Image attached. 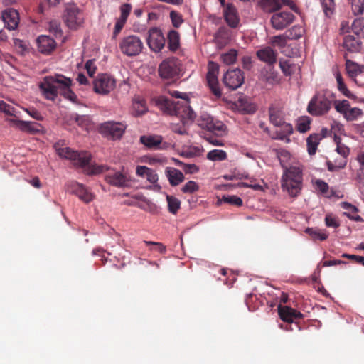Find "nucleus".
<instances>
[{
  "label": "nucleus",
  "instance_id": "obj_1",
  "mask_svg": "<svg viewBox=\"0 0 364 364\" xmlns=\"http://www.w3.org/2000/svg\"><path fill=\"white\" fill-rule=\"evenodd\" d=\"M303 183L302 170L297 166L286 168L282 176L281 185L291 197H296L301 192Z\"/></svg>",
  "mask_w": 364,
  "mask_h": 364
},
{
  "label": "nucleus",
  "instance_id": "obj_2",
  "mask_svg": "<svg viewBox=\"0 0 364 364\" xmlns=\"http://www.w3.org/2000/svg\"><path fill=\"white\" fill-rule=\"evenodd\" d=\"M334 98V94L329 91L316 93L308 104V112L314 116L326 114L330 110Z\"/></svg>",
  "mask_w": 364,
  "mask_h": 364
},
{
  "label": "nucleus",
  "instance_id": "obj_3",
  "mask_svg": "<svg viewBox=\"0 0 364 364\" xmlns=\"http://www.w3.org/2000/svg\"><path fill=\"white\" fill-rule=\"evenodd\" d=\"M65 80V77L59 74L45 77L39 84V88L45 98L54 101L60 94L61 85Z\"/></svg>",
  "mask_w": 364,
  "mask_h": 364
},
{
  "label": "nucleus",
  "instance_id": "obj_4",
  "mask_svg": "<svg viewBox=\"0 0 364 364\" xmlns=\"http://www.w3.org/2000/svg\"><path fill=\"white\" fill-rule=\"evenodd\" d=\"M54 148L60 157L74 161L75 166L84 167L90 161L91 155L88 152L75 151L69 147L63 146L59 142L55 144Z\"/></svg>",
  "mask_w": 364,
  "mask_h": 364
},
{
  "label": "nucleus",
  "instance_id": "obj_5",
  "mask_svg": "<svg viewBox=\"0 0 364 364\" xmlns=\"http://www.w3.org/2000/svg\"><path fill=\"white\" fill-rule=\"evenodd\" d=\"M119 48L124 55L133 57L139 55L142 52L144 46L139 36L129 35L121 39L119 43Z\"/></svg>",
  "mask_w": 364,
  "mask_h": 364
},
{
  "label": "nucleus",
  "instance_id": "obj_6",
  "mask_svg": "<svg viewBox=\"0 0 364 364\" xmlns=\"http://www.w3.org/2000/svg\"><path fill=\"white\" fill-rule=\"evenodd\" d=\"M63 20L70 29H76L83 23L82 12L74 3H68L65 6Z\"/></svg>",
  "mask_w": 364,
  "mask_h": 364
},
{
  "label": "nucleus",
  "instance_id": "obj_7",
  "mask_svg": "<svg viewBox=\"0 0 364 364\" xmlns=\"http://www.w3.org/2000/svg\"><path fill=\"white\" fill-rule=\"evenodd\" d=\"M127 127V124L123 122L107 121L100 124V132L112 139H119L122 137Z\"/></svg>",
  "mask_w": 364,
  "mask_h": 364
},
{
  "label": "nucleus",
  "instance_id": "obj_8",
  "mask_svg": "<svg viewBox=\"0 0 364 364\" xmlns=\"http://www.w3.org/2000/svg\"><path fill=\"white\" fill-rule=\"evenodd\" d=\"M116 86L115 79L105 73L99 74L93 80L94 91L100 95H107Z\"/></svg>",
  "mask_w": 364,
  "mask_h": 364
},
{
  "label": "nucleus",
  "instance_id": "obj_9",
  "mask_svg": "<svg viewBox=\"0 0 364 364\" xmlns=\"http://www.w3.org/2000/svg\"><path fill=\"white\" fill-rule=\"evenodd\" d=\"M198 125L216 135H222L226 131V126L221 121L214 119L208 114H203L198 119Z\"/></svg>",
  "mask_w": 364,
  "mask_h": 364
},
{
  "label": "nucleus",
  "instance_id": "obj_10",
  "mask_svg": "<svg viewBox=\"0 0 364 364\" xmlns=\"http://www.w3.org/2000/svg\"><path fill=\"white\" fill-rule=\"evenodd\" d=\"M208 73L206 80L210 90L212 93L217 97L222 95L221 90L219 87L218 74L219 73V65L217 63L210 61L208 65Z\"/></svg>",
  "mask_w": 364,
  "mask_h": 364
},
{
  "label": "nucleus",
  "instance_id": "obj_11",
  "mask_svg": "<svg viewBox=\"0 0 364 364\" xmlns=\"http://www.w3.org/2000/svg\"><path fill=\"white\" fill-rule=\"evenodd\" d=\"M146 41L149 48L152 51L158 53L164 48L166 38L161 30L156 27H153L148 31Z\"/></svg>",
  "mask_w": 364,
  "mask_h": 364
},
{
  "label": "nucleus",
  "instance_id": "obj_12",
  "mask_svg": "<svg viewBox=\"0 0 364 364\" xmlns=\"http://www.w3.org/2000/svg\"><path fill=\"white\" fill-rule=\"evenodd\" d=\"M159 75L161 78L171 79L179 74L178 60L171 58L163 60L159 66Z\"/></svg>",
  "mask_w": 364,
  "mask_h": 364
},
{
  "label": "nucleus",
  "instance_id": "obj_13",
  "mask_svg": "<svg viewBox=\"0 0 364 364\" xmlns=\"http://www.w3.org/2000/svg\"><path fill=\"white\" fill-rule=\"evenodd\" d=\"M295 19V16L290 11H277L270 18V23L275 30H283L291 25Z\"/></svg>",
  "mask_w": 364,
  "mask_h": 364
},
{
  "label": "nucleus",
  "instance_id": "obj_14",
  "mask_svg": "<svg viewBox=\"0 0 364 364\" xmlns=\"http://www.w3.org/2000/svg\"><path fill=\"white\" fill-rule=\"evenodd\" d=\"M244 74L240 69L228 70L223 76V81L230 90H235L239 88L244 82Z\"/></svg>",
  "mask_w": 364,
  "mask_h": 364
},
{
  "label": "nucleus",
  "instance_id": "obj_15",
  "mask_svg": "<svg viewBox=\"0 0 364 364\" xmlns=\"http://www.w3.org/2000/svg\"><path fill=\"white\" fill-rule=\"evenodd\" d=\"M139 141L146 148L154 150H164L170 146L169 143L163 141L161 135H143L140 136Z\"/></svg>",
  "mask_w": 364,
  "mask_h": 364
},
{
  "label": "nucleus",
  "instance_id": "obj_16",
  "mask_svg": "<svg viewBox=\"0 0 364 364\" xmlns=\"http://www.w3.org/2000/svg\"><path fill=\"white\" fill-rule=\"evenodd\" d=\"M68 191L76 195L81 200L86 203H90L93 199V196L90 191L82 183L75 181H72L68 185Z\"/></svg>",
  "mask_w": 364,
  "mask_h": 364
},
{
  "label": "nucleus",
  "instance_id": "obj_17",
  "mask_svg": "<svg viewBox=\"0 0 364 364\" xmlns=\"http://www.w3.org/2000/svg\"><path fill=\"white\" fill-rule=\"evenodd\" d=\"M105 181L111 186L124 188L130 186L129 176L120 171H114L105 176Z\"/></svg>",
  "mask_w": 364,
  "mask_h": 364
},
{
  "label": "nucleus",
  "instance_id": "obj_18",
  "mask_svg": "<svg viewBox=\"0 0 364 364\" xmlns=\"http://www.w3.org/2000/svg\"><path fill=\"white\" fill-rule=\"evenodd\" d=\"M278 314L280 318L288 323H291L296 320L302 318L304 316L300 311L291 307L283 306L282 305L278 306Z\"/></svg>",
  "mask_w": 364,
  "mask_h": 364
},
{
  "label": "nucleus",
  "instance_id": "obj_19",
  "mask_svg": "<svg viewBox=\"0 0 364 364\" xmlns=\"http://www.w3.org/2000/svg\"><path fill=\"white\" fill-rule=\"evenodd\" d=\"M223 16L227 24L232 28L238 26L240 23V17L237 9L232 4H228L223 11Z\"/></svg>",
  "mask_w": 364,
  "mask_h": 364
},
{
  "label": "nucleus",
  "instance_id": "obj_20",
  "mask_svg": "<svg viewBox=\"0 0 364 364\" xmlns=\"http://www.w3.org/2000/svg\"><path fill=\"white\" fill-rule=\"evenodd\" d=\"M38 50L43 54L48 55L51 53L56 48L55 40L46 35H41L37 40Z\"/></svg>",
  "mask_w": 364,
  "mask_h": 364
},
{
  "label": "nucleus",
  "instance_id": "obj_21",
  "mask_svg": "<svg viewBox=\"0 0 364 364\" xmlns=\"http://www.w3.org/2000/svg\"><path fill=\"white\" fill-rule=\"evenodd\" d=\"M2 20L6 28L15 30L19 23V14L14 9H8L2 12Z\"/></svg>",
  "mask_w": 364,
  "mask_h": 364
},
{
  "label": "nucleus",
  "instance_id": "obj_22",
  "mask_svg": "<svg viewBox=\"0 0 364 364\" xmlns=\"http://www.w3.org/2000/svg\"><path fill=\"white\" fill-rule=\"evenodd\" d=\"M270 122L275 127H280L284 124V118L282 107L277 104H272L268 109Z\"/></svg>",
  "mask_w": 364,
  "mask_h": 364
},
{
  "label": "nucleus",
  "instance_id": "obj_23",
  "mask_svg": "<svg viewBox=\"0 0 364 364\" xmlns=\"http://www.w3.org/2000/svg\"><path fill=\"white\" fill-rule=\"evenodd\" d=\"M12 122L16 125V127L22 132H27L29 134H36L41 132V125L39 123L23 121L21 119L12 120Z\"/></svg>",
  "mask_w": 364,
  "mask_h": 364
},
{
  "label": "nucleus",
  "instance_id": "obj_24",
  "mask_svg": "<svg viewBox=\"0 0 364 364\" xmlns=\"http://www.w3.org/2000/svg\"><path fill=\"white\" fill-rule=\"evenodd\" d=\"M277 52L271 47H265L257 51V56L269 65H273L277 62Z\"/></svg>",
  "mask_w": 364,
  "mask_h": 364
},
{
  "label": "nucleus",
  "instance_id": "obj_25",
  "mask_svg": "<svg viewBox=\"0 0 364 364\" xmlns=\"http://www.w3.org/2000/svg\"><path fill=\"white\" fill-rule=\"evenodd\" d=\"M230 38L231 31L225 26L220 27L214 34V41L220 47L226 46L230 41Z\"/></svg>",
  "mask_w": 364,
  "mask_h": 364
},
{
  "label": "nucleus",
  "instance_id": "obj_26",
  "mask_svg": "<svg viewBox=\"0 0 364 364\" xmlns=\"http://www.w3.org/2000/svg\"><path fill=\"white\" fill-rule=\"evenodd\" d=\"M165 173L172 186H178L185 179L183 173L180 170L173 167H167Z\"/></svg>",
  "mask_w": 364,
  "mask_h": 364
},
{
  "label": "nucleus",
  "instance_id": "obj_27",
  "mask_svg": "<svg viewBox=\"0 0 364 364\" xmlns=\"http://www.w3.org/2000/svg\"><path fill=\"white\" fill-rule=\"evenodd\" d=\"M263 80L270 84L274 85L280 82V77L277 71H276L272 65L264 68L262 70Z\"/></svg>",
  "mask_w": 364,
  "mask_h": 364
},
{
  "label": "nucleus",
  "instance_id": "obj_28",
  "mask_svg": "<svg viewBox=\"0 0 364 364\" xmlns=\"http://www.w3.org/2000/svg\"><path fill=\"white\" fill-rule=\"evenodd\" d=\"M343 46L351 53H356L360 51L361 43L358 38L348 35L344 37Z\"/></svg>",
  "mask_w": 364,
  "mask_h": 364
},
{
  "label": "nucleus",
  "instance_id": "obj_29",
  "mask_svg": "<svg viewBox=\"0 0 364 364\" xmlns=\"http://www.w3.org/2000/svg\"><path fill=\"white\" fill-rule=\"evenodd\" d=\"M72 80L69 77H65L63 80L62 87L60 88V95H63L65 99L69 100L73 102H76L77 97L75 93L70 89Z\"/></svg>",
  "mask_w": 364,
  "mask_h": 364
},
{
  "label": "nucleus",
  "instance_id": "obj_30",
  "mask_svg": "<svg viewBox=\"0 0 364 364\" xmlns=\"http://www.w3.org/2000/svg\"><path fill=\"white\" fill-rule=\"evenodd\" d=\"M168 48L171 52H176L180 47V35L175 30H171L167 35Z\"/></svg>",
  "mask_w": 364,
  "mask_h": 364
},
{
  "label": "nucleus",
  "instance_id": "obj_31",
  "mask_svg": "<svg viewBox=\"0 0 364 364\" xmlns=\"http://www.w3.org/2000/svg\"><path fill=\"white\" fill-rule=\"evenodd\" d=\"M258 4L262 11L266 13H276L280 9L278 0H260Z\"/></svg>",
  "mask_w": 364,
  "mask_h": 364
},
{
  "label": "nucleus",
  "instance_id": "obj_32",
  "mask_svg": "<svg viewBox=\"0 0 364 364\" xmlns=\"http://www.w3.org/2000/svg\"><path fill=\"white\" fill-rule=\"evenodd\" d=\"M163 109L171 114H177L178 112L179 102H176L171 99L166 97L160 100Z\"/></svg>",
  "mask_w": 364,
  "mask_h": 364
},
{
  "label": "nucleus",
  "instance_id": "obj_33",
  "mask_svg": "<svg viewBox=\"0 0 364 364\" xmlns=\"http://www.w3.org/2000/svg\"><path fill=\"white\" fill-rule=\"evenodd\" d=\"M321 141L318 134H310L306 139L307 151L309 155H314L316 152L318 145Z\"/></svg>",
  "mask_w": 364,
  "mask_h": 364
},
{
  "label": "nucleus",
  "instance_id": "obj_34",
  "mask_svg": "<svg viewBox=\"0 0 364 364\" xmlns=\"http://www.w3.org/2000/svg\"><path fill=\"white\" fill-rule=\"evenodd\" d=\"M346 66L348 75L352 78L356 77L362 73L360 65L350 60H346Z\"/></svg>",
  "mask_w": 364,
  "mask_h": 364
},
{
  "label": "nucleus",
  "instance_id": "obj_35",
  "mask_svg": "<svg viewBox=\"0 0 364 364\" xmlns=\"http://www.w3.org/2000/svg\"><path fill=\"white\" fill-rule=\"evenodd\" d=\"M304 33V29L301 26H294L285 31L289 40H296L300 38Z\"/></svg>",
  "mask_w": 364,
  "mask_h": 364
},
{
  "label": "nucleus",
  "instance_id": "obj_36",
  "mask_svg": "<svg viewBox=\"0 0 364 364\" xmlns=\"http://www.w3.org/2000/svg\"><path fill=\"white\" fill-rule=\"evenodd\" d=\"M336 79L338 83V90L346 97L350 99H355L356 97L354 94H353L346 86L343 82L342 76L340 73H337L336 75Z\"/></svg>",
  "mask_w": 364,
  "mask_h": 364
},
{
  "label": "nucleus",
  "instance_id": "obj_37",
  "mask_svg": "<svg viewBox=\"0 0 364 364\" xmlns=\"http://www.w3.org/2000/svg\"><path fill=\"white\" fill-rule=\"evenodd\" d=\"M168 210L172 214H176L181 208V201L175 196L166 195Z\"/></svg>",
  "mask_w": 364,
  "mask_h": 364
},
{
  "label": "nucleus",
  "instance_id": "obj_38",
  "mask_svg": "<svg viewBox=\"0 0 364 364\" xmlns=\"http://www.w3.org/2000/svg\"><path fill=\"white\" fill-rule=\"evenodd\" d=\"M311 119L308 116L299 117L296 123V129L300 133H305L310 129Z\"/></svg>",
  "mask_w": 364,
  "mask_h": 364
},
{
  "label": "nucleus",
  "instance_id": "obj_39",
  "mask_svg": "<svg viewBox=\"0 0 364 364\" xmlns=\"http://www.w3.org/2000/svg\"><path fill=\"white\" fill-rule=\"evenodd\" d=\"M306 232L312 237L314 240H319L321 241L326 240L328 235L326 233L325 230L314 229L312 228H308L306 230Z\"/></svg>",
  "mask_w": 364,
  "mask_h": 364
},
{
  "label": "nucleus",
  "instance_id": "obj_40",
  "mask_svg": "<svg viewBox=\"0 0 364 364\" xmlns=\"http://www.w3.org/2000/svg\"><path fill=\"white\" fill-rule=\"evenodd\" d=\"M90 162L83 168L85 171L88 175H96L105 172L108 170V167L105 165H89Z\"/></svg>",
  "mask_w": 364,
  "mask_h": 364
},
{
  "label": "nucleus",
  "instance_id": "obj_41",
  "mask_svg": "<svg viewBox=\"0 0 364 364\" xmlns=\"http://www.w3.org/2000/svg\"><path fill=\"white\" fill-rule=\"evenodd\" d=\"M206 157L213 161H223L227 159V153L223 150L213 149L207 154Z\"/></svg>",
  "mask_w": 364,
  "mask_h": 364
},
{
  "label": "nucleus",
  "instance_id": "obj_42",
  "mask_svg": "<svg viewBox=\"0 0 364 364\" xmlns=\"http://www.w3.org/2000/svg\"><path fill=\"white\" fill-rule=\"evenodd\" d=\"M334 101V106L336 112H338L340 114H342L344 117L346 112L350 109V104L349 101L347 100H333Z\"/></svg>",
  "mask_w": 364,
  "mask_h": 364
},
{
  "label": "nucleus",
  "instance_id": "obj_43",
  "mask_svg": "<svg viewBox=\"0 0 364 364\" xmlns=\"http://www.w3.org/2000/svg\"><path fill=\"white\" fill-rule=\"evenodd\" d=\"M347 164V160L345 159H336L334 163L328 161H327V167L329 171H337L343 168Z\"/></svg>",
  "mask_w": 364,
  "mask_h": 364
},
{
  "label": "nucleus",
  "instance_id": "obj_44",
  "mask_svg": "<svg viewBox=\"0 0 364 364\" xmlns=\"http://www.w3.org/2000/svg\"><path fill=\"white\" fill-rule=\"evenodd\" d=\"M237 52L236 50L231 49L228 53L221 55L222 61L226 65L233 64L237 59Z\"/></svg>",
  "mask_w": 364,
  "mask_h": 364
},
{
  "label": "nucleus",
  "instance_id": "obj_45",
  "mask_svg": "<svg viewBox=\"0 0 364 364\" xmlns=\"http://www.w3.org/2000/svg\"><path fill=\"white\" fill-rule=\"evenodd\" d=\"M363 115V111L358 107L350 108L343 117L347 121L357 120L360 117Z\"/></svg>",
  "mask_w": 364,
  "mask_h": 364
},
{
  "label": "nucleus",
  "instance_id": "obj_46",
  "mask_svg": "<svg viewBox=\"0 0 364 364\" xmlns=\"http://www.w3.org/2000/svg\"><path fill=\"white\" fill-rule=\"evenodd\" d=\"M279 67L284 75L291 76L294 73V68H295V65L290 63V60H280Z\"/></svg>",
  "mask_w": 364,
  "mask_h": 364
},
{
  "label": "nucleus",
  "instance_id": "obj_47",
  "mask_svg": "<svg viewBox=\"0 0 364 364\" xmlns=\"http://www.w3.org/2000/svg\"><path fill=\"white\" fill-rule=\"evenodd\" d=\"M335 140L337 144L336 151H337V153L338 154H340L343 157V159H346V158L348 156V155L350 154L349 148L347 147L343 144L341 143V139L339 137H337L336 136Z\"/></svg>",
  "mask_w": 364,
  "mask_h": 364
},
{
  "label": "nucleus",
  "instance_id": "obj_48",
  "mask_svg": "<svg viewBox=\"0 0 364 364\" xmlns=\"http://www.w3.org/2000/svg\"><path fill=\"white\" fill-rule=\"evenodd\" d=\"M289 40L285 33L282 35L274 36L271 38V44L273 46L284 48Z\"/></svg>",
  "mask_w": 364,
  "mask_h": 364
},
{
  "label": "nucleus",
  "instance_id": "obj_49",
  "mask_svg": "<svg viewBox=\"0 0 364 364\" xmlns=\"http://www.w3.org/2000/svg\"><path fill=\"white\" fill-rule=\"evenodd\" d=\"M221 201L231 205H234L237 207H240L243 204L242 198L235 195L226 196H223L221 199Z\"/></svg>",
  "mask_w": 364,
  "mask_h": 364
},
{
  "label": "nucleus",
  "instance_id": "obj_50",
  "mask_svg": "<svg viewBox=\"0 0 364 364\" xmlns=\"http://www.w3.org/2000/svg\"><path fill=\"white\" fill-rule=\"evenodd\" d=\"M352 11L355 15H360L364 11V0H351Z\"/></svg>",
  "mask_w": 364,
  "mask_h": 364
},
{
  "label": "nucleus",
  "instance_id": "obj_51",
  "mask_svg": "<svg viewBox=\"0 0 364 364\" xmlns=\"http://www.w3.org/2000/svg\"><path fill=\"white\" fill-rule=\"evenodd\" d=\"M199 189L198 184L193 181H188L181 188V191L184 193H193L198 191Z\"/></svg>",
  "mask_w": 364,
  "mask_h": 364
},
{
  "label": "nucleus",
  "instance_id": "obj_52",
  "mask_svg": "<svg viewBox=\"0 0 364 364\" xmlns=\"http://www.w3.org/2000/svg\"><path fill=\"white\" fill-rule=\"evenodd\" d=\"M170 18L172 22L173 26L175 28H178L183 23V19L178 12L175 11H171L170 13Z\"/></svg>",
  "mask_w": 364,
  "mask_h": 364
},
{
  "label": "nucleus",
  "instance_id": "obj_53",
  "mask_svg": "<svg viewBox=\"0 0 364 364\" xmlns=\"http://www.w3.org/2000/svg\"><path fill=\"white\" fill-rule=\"evenodd\" d=\"M131 9L132 5L130 4H122L120 7L121 15L118 19L121 20L122 21L126 22L130 14Z\"/></svg>",
  "mask_w": 364,
  "mask_h": 364
},
{
  "label": "nucleus",
  "instance_id": "obj_54",
  "mask_svg": "<svg viewBox=\"0 0 364 364\" xmlns=\"http://www.w3.org/2000/svg\"><path fill=\"white\" fill-rule=\"evenodd\" d=\"M321 2L326 15L333 13L335 8L334 0H321Z\"/></svg>",
  "mask_w": 364,
  "mask_h": 364
},
{
  "label": "nucleus",
  "instance_id": "obj_55",
  "mask_svg": "<svg viewBox=\"0 0 364 364\" xmlns=\"http://www.w3.org/2000/svg\"><path fill=\"white\" fill-rule=\"evenodd\" d=\"M49 31L56 38L61 37L63 31L60 25L57 21H51L49 25Z\"/></svg>",
  "mask_w": 364,
  "mask_h": 364
},
{
  "label": "nucleus",
  "instance_id": "obj_56",
  "mask_svg": "<svg viewBox=\"0 0 364 364\" xmlns=\"http://www.w3.org/2000/svg\"><path fill=\"white\" fill-rule=\"evenodd\" d=\"M325 224L327 227L336 228L340 226L338 220L331 215H326L325 217Z\"/></svg>",
  "mask_w": 364,
  "mask_h": 364
},
{
  "label": "nucleus",
  "instance_id": "obj_57",
  "mask_svg": "<svg viewBox=\"0 0 364 364\" xmlns=\"http://www.w3.org/2000/svg\"><path fill=\"white\" fill-rule=\"evenodd\" d=\"M315 184L316 188L321 191L323 194H326L328 191L329 186L327 183L321 179H317L315 181Z\"/></svg>",
  "mask_w": 364,
  "mask_h": 364
},
{
  "label": "nucleus",
  "instance_id": "obj_58",
  "mask_svg": "<svg viewBox=\"0 0 364 364\" xmlns=\"http://www.w3.org/2000/svg\"><path fill=\"white\" fill-rule=\"evenodd\" d=\"M92 254L100 257V260L103 264L107 262V257L106 256V254L109 255V253L106 252L103 249L101 248L93 250Z\"/></svg>",
  "mask_w": 364,
  "mask_h": 364
},
{
  "label": "nucleus",
  "instance_id": "obj_59",
  "mask_svg": "<svg viewBox=\"0 0 364 364\" xmlns=\"http://www.w3.org/2000/svg\"><path fill=\"white\" fill-rule=\"evenodd\" d=\"M72 119L77 123L79 126H85L88 122V117L85 115H79L77 114H73Z\"/></svg>",
  "mask_w": 364,
  "mask_h": 364
},
{
  "label": "nucleus",
  "instance_id": "obj_60",
  "mask_svg": "<svg viewBox=\"0 0 364 364\" xmlns=\"http://www.w3.org/2000/svg\"><path fill=\"white\" fill-rule=\"evenodd\" d=\"M340 205L341 208L346 210V213H350L351 214L353 213H357L358 211V209L356 206L348 202H341Z\"/></svg>",
  "mask_w": 364,
  "mask_h": 364
},
{
  "label": "nucleus",
  "instance_id": "obj_61",
  "mask_svg": "<svg viewBox=\"0 0 364 364\" xmlns=\"http://www.w3.org/2000/svg\"><path fill=\"white\" fill-rule=\"evenodd\" d=\"M85 69L90 77L95 74L97 68L95 65L94 60H89L86 62Z\"/></svg>",
  "mask_w": 364,
  "mask_h": 364
},
{
  "label": "nucleus",
  "instance_id": "obj_62",
  "mask_svg": "<svg viewBox=\"0 0 364 364\" xmlns=\"http://www.w3.org/2000/svg\"><path fill=\"white\" fill-rule=\"evenodd\" d=\"M144 178L151 183H156L159 179L157 173L151 168L149 169V171L147 172Z\"/></svg>",
  "mask_w": 364,
  "mask_h": 364
},
{
  "label": "nucleus",
  "instance_id": "obj_63",
  "mask_svg": "<svg viewBox=\"0 0 364 364\" xmlns=\"http://www.w3.org/2000/svg\"><path fill=\"white\" fill-rule=\"evenodd\" d=\"M183 170L186 173H197L199 170L198 167L193 164H185Z\"/></svg>",
  "mask_w": 364,
  "mask_h": 364
},
{
  "label": "nucleus",
  "instance_id": "obj_64",
  "mask_svg": "<svg viewBox=\"0 0 364 364\" xmlns=\"http://www.w3.org/2000/svg\"><path fill=\"white\" fill-rule=\"evenodd\" d=\"M26 112L33 119L36 120L41 121L43 120V117L42 114L36 109H26Z\"/></svg>",
  "mask_w": 364,
  "mask_h": 364
}]
</instances>
